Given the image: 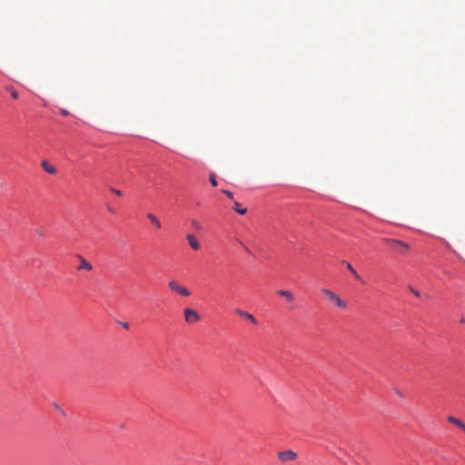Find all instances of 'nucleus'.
<instances>
[{
  "label": "nucleus",
  "instance_id": "1",
  "mask_svg": "<svg viewBox=\"0 0 465 465\" xmlns=\"http://www.w3.org/2000/svg\"><path fill=\"white\" fill-rule=\"evenodd\" d=\"M321 292L329 299L330 302H331L338 308H347V302L343 301L340 296H338L334 292L325 288L322 289Z\"/></svg>",
  "mask_w": 465,
  "mask_h": 465
},
{
  "label": "nucleus",
  "instance_id": "2",
  "mask_svg": "<svg viewBox=\"0 0 465 465\" xmlns=\"http://www.w3.org/2000/svg\"><path fill=\"white\" fill-rule=\"evenodd\" d=\"M385 242L391 249L401 253H404L409 249V245L400 240L386 239Z\"/></svg>",
  "mask_w": 465,
  "mask_h": 465
},
{
  "label": "nucleus",
  "instance_id": "3",
  "mask_svg": "<svg viewBox=\"0 0 465 465\" xmlns=\"http://www.w3.org/2000/svg\"><path fill=\"white\" fill-rule=\"evenodd\" d=\"M168 287H169L173 292H176V293H178V294H180V295H182V296H184V297H188V296H190V294H191V292H190L187 288H185V287L182 286V285H181V284H179V282H176V281H171V282H169V283H168Z\"/></svg>",
  "mask_w": 465,
  "mask_h": 465
},
{
  "label": "nucleus",
  "instance_id": "4",
  "mask_svg": "<svg viewBox=\"0 0 465 465\" xmlns=\"http://www.w3.org/2000/svg\"><path fill=\"white\" fill-rule=\"evenodd\" d=\"M183 313H184V320L189 324L195 323L198 321H200V319H201L199 313L191 308H185L183 310Z\"/></svg>",
  "mask_w": 465,
  "mask_h": 465
},
{
  "label": "nucleus",
  "instance_id": "5",
  "mask_svg": "<svg viewBox=\"0 0 465 465\" xmlns=\"http://www.w3.org/2000/svg\"><path fill=\"white\" fill-rule=\"evenodd\" d=\"M297 457V454L292 450H283L278 453V458L281 461H291L295 460Z\"/></svg>",
  "mask_w": 465,
  "mask_h": 465
},
{
  "label": "nucleus",
  "instance_id": "6",
  "mask_svg": "<svg viewBox=\"0 0 465 465\" xmlns=\"http://www.w3.org/2000/svg\"><path fill=\"white\" fill-rule=\"evenodd\" d=\"M186 240L188 241V243L193 250L198 251L201 248V245H200L198 240L196 239V237L193 234H191V233L187 234Z\"/></svg>",
  "mask_w": 465,
  "mask_h": 465
},
{
  "label": "nucleus",
  "instance_id": "7",
  "mask_svg": "<svg viewBox=\"0 0 465 465\" xmlns=\"http://www.w3.org/2000/svg\"><path fill=\"white\" fill-rule=\"evenodd\" d=\"M236 313L241 316L242 318L243 319H246L248 321H250L253 324H257V321L256 319L254 318V316L252 314H251L250 312H245V311H242L241 309H237L236 311Z\"/></svg>",
  "mask_w": 465,
  "mask_h": 465
},
{
  "label": "nucleus",
  "instance_id": "8",
  "mask_svg": "<svg viewBox=\"0 0 465 465\" xmlns=\"http://www.w3.org/2000/svg\"><path fill=\"white\" fill-rule=\"evenodd\" d=\"M447 420L465 432V423L461 420L454 416H448Z\"/></svg>",
  "mask_w": 465,
  "mask_h": 465
},
{
  "label": "nucleus",
  "instance_id": "9",
  "mask_svg": "<svg viewBox=\"0 0 465 465\" xmlns=\"http://www.w3.org/2000/svg\"><path fill=\"white\" fill-rule=\"evenodd\" d=\"M80 260V264L77 266V270H86L91 271L93 269V265L83 256H78Z\"/></svg>",
  "mask_w": 465,
  "mask_h": 465
},
{
  "label": "nucleus",
  "instance_id": "10",
  "mask_svg": "<svg viewBox=\"0 0 465 465\" xmlns=\"http://www.w3.org/2000/svg\"><path fill=\"white\" fill-rule=\"evenodd\" d=\"M146 217L157 229H160L162 227V223L153 213H150L146 215Z\"/></svg>",
  "mask_w": 465,
  "mask_h": 465
},
{
  "label": "nucleus",
  "instance_id": "11",
  "mask_svg": "<svg viewBox=\"0 0 465 465\" xmlns=\"http://www.w3.org/2000/svg\"><path fill=\"white\" fill-rule=\"evenodd\" d=\"M42 167L46 173L50 174H54L56 172V169L53 165H51L47 161H44L42 163Z\"/></svg>",
  "mask_w": 465,
  "mask_h": 465
},
{
  "label": "nucleus",
  "instance_id": "12",
  "mask_svg": "<svg viewBox=\"0 0 465 465\" xmlns=\"http://www.w3.org/2000/svg\"><path fill=\"white\" fill-rule=\"evenodd\" d=\"M343 263L346 265V268L351 272V274L356 280L361 281V275L354 270V268L350 262H343Z\"/></svg>",
  "mask_w": 465,
  "mask_h": 465
},
{
  "label": "nucleus",
  "instance_id": "13",
  "mask_svg": "<svg viewBox=\"0 0 465 465\" xmlns=\"http://www.w3.org/2000/svg\"><path fill=\"white\" fill-rule=\"evenodd\" d=\"M277 294L285 297L290 302L294 300V296L290 291L280 290L277 292Z\"/></svg>",
  "mask_w": 465,
  "mask_h": 465
},
{
  "label": "nucleus",
  "instance_id": "14",
  "mask_svg": "<svg viewBox=\"0 0 465 465\" xmlns=\"http://www.w3.org/2000/svg\"><path fill=\"white\" fill-rule=\"evenodd\" d=\"M232 208L235 212H237L240 214H245L247 213V209L242 208L241 204L238 202H234Z\"/></svg>",
  "mask_w": 465,
  "mask_h": 465
},
{
  "label": "nucleus",
  "instance_id": "15",
  "mask_svg": "<svg viewBox=\"0 0 465 465\" xmlns=\"http://www.w3.org/2000/svg\"><path fill=\"white\" fill-rule=\"evenodd\" d=\"M191 224H192L193 229L197 231V232H200V231L203 230L202 223L199 221L195 220V219H193L191 221Z\"/></svg>",
  "mask_w": 465,
  "mask_h": 465
},
{
  "label": "nucleus",
  "instance_id": "16",
  "mask_svg": "<svg viewBox=\"0 0 465 465\" xmlns=\"http://www.w3.org/2000/svg\"><path fill=\"white\" fill-rule=\"evenodd\" d=\"M54 407L56 411H58L63 416H65V412L63 411V409L56 403H54Z\"/></svg>",
  "mask_w": 465,
  "mask_h": 465
},
{
  "label": "nucleus",
  "instance_id": "17",
  "mask_svg": "<svg viewBox=\"0 0 465 465\" xmlns=\"http://www.w3.org/2000/svg\"><path fill=\"white\" fill-rule=\"evenodd\" d=\"M223 193L231 200L233 199V193L231 191L223 190Z\"/></svg>",
  "mask_w": 465,
  "mask_h": 465
},
{
  "label": "nucleus",
  "instance_id": "18",
  "mask_svg": "<svg viewBox=\"0 0 465 465\" xmlns=\"http://www.w3.org/2000/svg\"><path fill=\"white\" fill-rule=\"evenodd\" d=\"M210 182H211L213 186H217V181H216V178H215L214 174H211Z\"/></svg>",
  "mask_w": 465,
  "mask_h": 465
},
{
  "label": "nucleus",
  "instance_id": "19",
  "mask_svg": "<svg viewBox=\"0 0 465 465\" xmlns=\"http://www.w3.org/2000/svg\"><path fill=\"white\" fill-rule=\"evenodd\" d=\"M10 92H11V95L14 99H17L18 98V93L16 90H15L14 88H11L10 89Z\"/></svg>",
  "mask_w": 465,
  "mask_h": 465
},
{
  "label": "nucleus",
  "instance_id": "20",
  "mask_svg": "<svg viewBox=\"0 0 465 465\" xmlns=\"http://www.w3.org/2000/svg\"><path fill=\"white\" fill-rule=\"evenodd\" d=\"M112 192H113L114 194L118 195V196H121V195H122V192H121L120 190H118V189H114V188H113V189H112Z\"/></svg>",
  "mask_w": 465,
  "mask_h": 465
},
{
  "label": "nucleus",
  "instance_id": "21",
  "mask_svg": "<svg viewBox=\"0 0 465 465\" xmlns=\"http://www.w3.org/2000/svg\"><path fill=\"white\" fill-rule=\"evenodd\" d=\"M411 292L416 296V297H420V292L411 288Z\"/></svg>",
  "mask_w": 465,
  "mask_h": 465
},
{
  "label": "nucleus",
  "instance_id": "22",
  "mask_svg": "<svg viewBox=\"0 0 465 465\" xmlns=\"http://www.w3.org/2000/svg\"><path fill=\"white\" fill-rule=\"evenodd\" d=\"M329 451L332 452L334 455H336V453L332 450V449L331 448L330 445H325L324 446Z\"/></svg>",
  "mask_w": 465,
  "mask_h": 465
},
{
  "label": "nucleus",
  "instance_id": "23",
  "mask_svg": "<svg viewBox=\"0 0 465 465\" xmlns=\"http://www.w3.org/2000/svg\"><path fill=\"white\" fill-rule=\"evenodd\" d=\"M107 210L111 213H114V209L112 208L111 206H107Z\"/></svg>",
  "mask_w": 465,
  "mask_h": 465
},
{
  "label": "nucleus",
  "instance_id": "24",
  "mask_svg": "<svg viewBox=\"0 0 465 465\" xmlns=\"http://www.w3.org/2000/svg\"><path fill=\"white\" fill-rule=\"evenodd\" d=\"M61 113H62V114H64V115H68V112H67L66 110H64V109H62V110H61Z\"/></svg>",
  "mask_w": 465,
  "mask_h": 465
},
{
  "label": "nucleus",
  "instance_id": "25",
  "mask_svg": "<svg viewBox=\"0 0 465 465\" xmlns=\"http://www.w3.org/2000/svg\"><path fill=\"white\" fill-rule=\"evenodd\" d=\"M122 326L124 328V329H127L129 327L128 323L127 322H123L122 323Z\"/></svg>",
  "mask_w": 465,
  "mask_h": 465
},
{
  "label": "nucleus",
  "instance_id": "26",
  "mask_svg": "<svg viewBox=\"0 0 465 465\" xmlns=\"http://www.w3.org/2000/svg\"><path fill=\"white\" fill-rule=\"evenodd\" d=\"M240 243H241V245L244 248V250H245L246 252H250V251H249V249H248V248H247V247H246L242 242H240Z\"/></svg>",
  "mask_w": 465,
  "mask_h": 465
},
{
  "label": "nucleus",
  "instance_id": "27",
  "mask_svg": "<svg viewBox=\"0 0 465 465\" xmlns=\"http://www.w3.org/2000/svg\"><path fill=\"white\" fill-rule=\"evenodd\" d=\"M396 393H397V395H399L400 397H403V395H402V393H401V391H396Z\"/></svg>",
  "mask_w": 465,
  "mask_h": 465
},
{
  "label": "nucleus",
  "instance_id": "28",
  "mask_svg": "<svg viewBox=\"0 0 465 465\" xmlns=\"http://www.w3.org/2000/svg\"><path fill=\"white\" fill-rule=\"evenodd\" d=\"M460 323H464V322H465V319H464V317H461V319L460 320Z\"/></svg>",
  "mask_w": 465,
  "mask_h": 465
}]
</instances>
